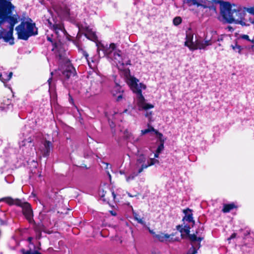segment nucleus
I'll return each instance as SVG.
<instances>
[{"label":"nucleus","instance_id":"nucleus-1","mask_svg":"<svg viewBox=\"0 0 254 254\" xmlns=\"http://www.w3.org/2000/svg\"><path fill=\"white\" fill-rule=\"evenodd\" d=\"M15 30L17 32L18 38L24 40L32 36L38 34V30L35 27V24L28 21H22L16 27Z\"/></svg>","mask_w":254,"mask_h":254},{"label":"nucleus","instance_id":"nucleus-2","mask_svg":"<svg viewBox=\"0 0 254 254\" xmlns=\"http://www.w3.org/2000/svg\"><path fill=\"white\" fill-rule=\"evenodd\" d=\"M8 21L9 22L8 31H6L5 29H2L0 31V39H3L4 42H9L10 45H13L14 44L13 32L14 26L17 24V20L16 18L12 16L9 17Z\"/></svg>","mask_w":254,"mask_h":254},{"label":"nucleus","instance_id":"nucleus-3","mask_svg":"<svg viewBox=\"0 0 254 254\" xmlns=\"http://www.w3.org/2000/svg\"><path fill=\"white\" fill-rule=\"evenodd\" d=\"M156 163H159L158 160L155 158H149L144 154H140L137 157L135 167L138 170V173H141L144 169Z\"/></svg>","mask_w":254,"mask_h":254},{"label":"nucleus","instance_id":"nucleus-4","mask_svg":"<svg viewBox=\"0 0 254 254\" xmlns=\"http://www.w3.org/2000/svg\"><path fill=\"white\" fill-rule=\"evenodd\" d=\"M219 20L224 23H232V15L234 8L229 2H220Z\"/></svg>","mask_w":254,"mask_h":254},{"label":"nucleus","instance_id":"nucleus-5","mask_svg":"<svg viewBox=\"0 0 254 254\" xmlns=\"http://www.w3.org/2000/svg\"><path fill=\"white\" fill-rule=\"evenodd\" d=\"M246 15V7H236L234 8L232 15V23L240 24L245 25V16Z\"/></svg>","mask_w":254,"mask_h":254},{"label":"nucleus","instance_id":"nucleus-6","mask_svg":"<svg viewBox=\"0 0 254 254\" xmlns=\"http://www.w3.org/2000/svg\"><path fill=\"white\" fill-rule=\"evenodd\" d=\"M12 0H0V17L11 14L14 10L15 6L11 2Z\"/></svg>","mask_w":254,"mask_h":254},{"label":"nucleus","instance_id":"nucleus-7","mask_svg":"<svg viewBox=\"0 0 254 254\" xmlns=\"http://www.w3.org/2000/svg\"><path fill=\"white\" fill-rule=\"evenodd\" d=\"M18 206L22 208V212L26 219L30 223H35L33 219V211L31 205L26 202H22L21 201V204Z\"/></svg>","mask_w":254,"mask_h":254},{"label":"nucleus","instance_id":"nucleus-8","mask_svg":"<svg viewBox=\"0 0 254 254\" xmlns=\"http://www.w3.org/2000/svg\"><path fill=\"white\" fill-rule=\"evenodd\" d=\"M193 33L191 29L189 28L186 31V41L185 42V45L188 47L190 50H194L197 48L201 49L204 48V47H200L197 44H195L193 41Z\"/></svg>","mask_w":254,"mask_h":254},{"label":"nucleus","instance_id":"nucleus-9","mask_svg":"<svg viewBox=\"0 0 254 254\" xmlns=\"http://www.w3.org/2000/svg\"><path fill=\"white\" fill-rule=\"evenodd\" d=\"M109 58L114 61L117 65H120L124 66V65L130 64V60H127V62L124 61V59L121 55V51L120 50H118L116 52H114L112 56H111Z\"/></svg>","mask_w":254,"mask_h":254},{"label":"nucleus","instance_id":"nucleus-10","mask_svg":"<svg viewBox=\"0 0 254 254\" xmlns=\"http://www.w3.org/2000/svg\"><path fill=\"white\" fill-rule=\"evenodd\" d=\"M137 105L139 110H146L154 108V105L145 102V98L142 94L137 96Z\"/></svg>","mask_w":254,"mask_h":254},{"label":"nucleus","instance_id":"nucleus-11","mask_svg":"<svg viewBox=\"0 0 254 254\" xmlns=\"http://www.w3.org/2000/svg\"><path fill=\"white\" fill-rule=\"evenodd\" d=\"M76 73L74 67L69 63L64 69L62 72V76L66 80L69 79L71 76H74Z\"/></svg>","mask_w":254,"mask_h":254},{"label":"nucleus","instance_id":"nucleus-12","mask_svg":"<svg viewBox=\"0 0 254 254\" xmlns=\"http://www.w3.org/2000/svg\"><path fill=\"white\" fill-rule=\"evenodd\" d=\"M49 23L50 28L55 32L56 34L57 35H59L60 31L63 32L64 34H65L66 31L63 24L58 23L53 24L52 22H50L49 21Z\"/></svg>","mask_w":254,"mask_h":254},{"label":"nucleus","instance_id":"nucleus-13","mask_svg":"<svg viewBox=\"0 0 254 254\" xmlns=\"http://www.w3.org/2000/svg\"><path fill=\"white\" fill-rule=\"evenodd\" d=\"M138 81V80L135 78L131 79L130 81V87L133 92L136 93L137 96L142 94L141 90L139 88Z\"/></svg>","mask_w":254,"mask_h":254},{"label":"nucleus","instance_id":"nucleus-14","mask_svg":"<svg viewBox=\"0 0 254 254\" xmlns=\"http://www.w3.org/2000/svg\"><path fill=\"white\" fill-rule=\"evenodd\" d=\"M217 3L213 1L212 0H207V13L209 12L211 15H214L216 14V5Z\"/></svg>","mask_w":254,"mask_h":254},{"label":"nucleus","instance_id":"nucleus-15","mask_svg":"<svg viewBox=\"0 0 254 254\" xmlns=\"http://www.w3.org/2000/svg\"><path fill=\"white\" fill-rule=\"evenodd\" d=\"M59 15L64 19L69 20L70 19V10L66 6L61 7Z\"/></svg>","mask_w":254,"mask_h":254},{"label":"nucleus","instance_id":"nucleus-16","mask_svg":"<svg viewBox=\"0 0 254 254\" xmlns=\"http://www.w3.org/2000/svg\"><path fill=\"white\" fill-rule=\"evenodd\" d=\"M183 212L185 215L183 218V220H185L189 223L192 222L194 224V221L193 219L191 210L189 208H187L186 209H184L183 210Z\"/></svg>","mask_w":254,"mask_h":254},{"label":"nucleus","instance_id":"nucleus-17","mask_svg":"<svg viewBox=\"0 0 254 254\" xmlns=\"http://www.w3.org/2000/svg\"><path fill=\"white\" fill-rule=\"evenodd\" d=\"M116 46L114 43H111L110 44L108 47H107L104 50L105 54L110 58L113 54L114 52H116Z\"/></svg>","mask_w":254,"mask_h":254},{"label":"nucleus","instance_id":"nucleus-18","mask_svg":"<svg viewBox=\"0 0 254 254\" xmlns=\"http://www.w3.org/2000/svg\"><path fill=\"white\" fill-rule=\"evenodd\" d=\"M189 6L196 5L197 7L201 6L204 8L206 7V0H190Z\"/></svg>","mask_w":254,"mask_h":254},{"label":"nucleus","instance_id":"nucleus-19","mask_svg":"<svg viewBox=\"0 0 254 254\" xmlns=\"http://www.w3.org/2000/svg\"><path fill=\"white\" fill-rule=\"evenodd\" d=\"M5 201L9 205H15L17 206L20 205L21 204V200L19 199H13L11 197H8L3 198Z\"/></svg>","mask_w":254,"mask_h":254},{"label":"nucleus","instance_id":"nucleus-20","mask_svg":"<svg viewBox=\"0 0 254 254\" xmlns=\"http://www.w3.org/2000/svg\"><path fill=\"white\" fill-rule=\"evenodd\" d=\"M10 14H6V16H3L2 17H0V19H1L0 20V26H1L4 23V22H7L9 24V22L8 21V18L9 17L13 16V17L16 19L17 23L18 22L19 19V15L17 14H13L12 15H11Z\"/></svg>","mask_w":254,"mask_h":254},{"label":"nucleus","instance_id":"nucleus-21","mask_svg":"<svg viewBox=\"0 0 254 254\" xmlns=\"http://www.w3.org/2000/svg\"><path fill=\"white\" fill-rule=\"evenodd\" d=\"M170 235L160 233L159 234L155 236V238L157 239L160 242H164L166 241L170 237Z\"/></svg>","mask_w":254,"mask_h":254},{"label":"nucleus","instance_id":"nucleus-22","mask_svg":"<svg viewBox=\"0 0 254 254\" xmlns=\"http://www.w3.org/2000/svg\"><path fill=\"white\" fill-rule=\"evenodd\" d=\"M176 228L178 230H179L180 232L181 233L182 236H183L184 234H185L187 235H189L190 229V227L189 226L185 225L184 228H182V226L178 225L177 226Z\"/></svg>","mask_w":254,"mask_h":254},{"label":"nucleus","instance_id":"nucleus-23","mask_svg":"<svg viewBox=\"0 0 254 254\" xmlns=\"http://www.w3.org/2000/svg\"><path fill=\"white\" fill-rule=\"evenodd\" d=\"M236 207L237 206L234 203L230 204H224L223 205L222 211L224 213H228L230 212L231 210Z\"/></svg>","mask_w":254,"mask_h":254},{"label":"nucleus","instance_id":"nucleus-24","mask_svg":"<svg viewBox=\"0 0 254 254\" xmlns=\"http://www.w3.org/2000/svg\"><path fill=\"white\" fill-rule=\"evenodd\" d=\"M51 145V142L49 141H46L44 143L45 150L43 152V155L44 156H47L49 155Z\"/></svg>","mask_w":254,"mask_h":254},{"label":"nucleus","instance_id":"nucleus-25","mask_svg":"<svg viewBox=\"0 0 254 254\" xmlns=\"http://www.w3.org/2000/svg\"><path fill=\"white\" fill-rule=\"evenodd\" d=\"M112 94L114 96H116L119 93L123 92V91L122 89V87L120 85L116 84L114 88L112 90Z\"/></svg>","mask_w":254,"mask_h":254},{"label":"nucleus","instance_id":"nucleus-26","mask_svg":"<svg viewBox=\"0 0 254 254\" xmlns=\"http://www.w3.org/2000/svg\"><path fill=\"white\" fill-rule=\"evenodd\" d=\"M47 40L49 42H51L52 44V45L53 46V48L52 49V50L53 51H56L58 50V47L60 45V44L57 42H54L52 38L49 36H47Z\"/></svg>","mask_w":254,"mask_h":254},{"label":"nucleus","instance_id":"nucleus-27","mask_svg":"<svg viewBox=\"0 0 254 254\" xmlns=\"http://www.w3.org/2000/svg\"><path fill=\"white\" fill-rule=\"evenodd\" d=\"M190 240L192 242V245H194L195 242H200L201 241V238L200 237H197L194 234L189 235Z\"/></svg>","mask_w":254,"mask_h":254},{"label":"nucleus","instance_id":"nucleus-28","mask_svg":"<svg viewBox=\"0 0 254 254\" xmlns=\"http://www.w3.org/2000/svg\"><path fill=\"white\" fill-rule=\"evenodd\" d=\"M231 47L235 52L238 53L239 54H242L243 48L241 46L238 45L237 43H235V45H232Z\"/></svg>","mask_w":254,"mask_h":254},{"label":"nucleus","instance_id":"nucleus-29","mask_svg":"<svg viewBox=\"0 0 254 254\" xmlns=\"http://www.w3.org/2000/svg\"><path fill=\"white\" fill-rule=\"evenodd\" d=\"M148 128L147 129L142 130L141 131V135H144L151 131L155 132L156 129L153 127H152V126H150L149 125H148Z\"/></svg>","mask_w":254,"mask_h":254},{"label":"nucleus","instance_id":"nucleus-30","mask_svg":"<svg viewBox=\"0 0 254 254\" xmlns=\"http://www.w3.org/2000/svg\"><path fill=\"white\" fill-rule=\"evenodd\" d=\"M182 22V19L180 16L175 17L173 20V24L175 26H178Z\"/></svg>","mask_w":254,"mask_h":254},{"label":"nucleus","instance_id":"nucleus-31","mask_svg":"<svg viewBox=\"0 0 254 254\" xmlns=\"http://www.w3.org/2000/svg\"><path fill=\"white\" fill-rule=\"evenodd\" d=\"M155 134L156 135L157 137L158 138L160 143H164V139L163 138V135L162 133L159 132L157 130H155Z\"/></svg>","mask_w":254,"mask_h":254},{"label":"nucleus","instance_id":"nucleus-32","mask_svg":"<svg viewBox=\"0 0 254 254\" xmlns=\"http://www.w3.org/2000/svg\"><path fill=\"white\" fill-rule=\"evenodd\" d=\"M139 173H133L132 174H130L128 176H127L126 177V180L127 182H129L130 180H133L135 177H136Z\"/></svg>","mask_w":254,"mask_h":254},{"label":"nucleus","instance_id":"nucleus-33","mask_svg":"<svg viewBox=\"0 0 254 254\" xmlns=\"http://www.w3.org/2000/svg\"><path fill=\"white\" fill-rule=\"evenodd\" d=\"M22 254H41L37 251H32L31 250L25 251L24 250L22 251Z\"/></svg>","mask_w":254,"mask_h":254},{"label":"nucleus","instance_id":"nucleus-34","mask_svg":"<svg viewBox=\"0 0 254 254\" xmlns=\"http://www.w3.org/2000/svg\"><path fill=\"white\" fill-rule=\"evenodd\" d=\"M240 38L242 39H244V40H247V41H251L252 42V43H254V40H250L249 39V37L248 35H242L240 36Z\"/></svg>","mask_w":254,"mask_h":254},{"label":"nucleus","instance_id":"nucleus-35","mask_svg":"<svg viewBox=\"0 0 254 254\" xmlns=\"http://www.w3.org/2000/svg\"><path fill=\"white\" fill-rule=\"evenodd\" d=\"M246 11L254 15V6L250 8L246 7Z\"/></svg>","mask_w":254,"mask_h":254},{"label":"nucleus","instance_id":"nucleus-36","mask_svg":"<svg viewBox=\"0 0 254 254\" xmlns=\"http://www.w3.org/2000/svg\"><path fill=\"white\" fill-rule=\"evenodd\" d=\"M164 149V143H160V145L158 146L156 151H158V152L161 153V151Z\"/></svg>","mask_w":254,"mask_h":254},{"label":"nucleus","instance_id":"nucleus-37","mask_svg":"<svg viewBox=\"0 0 254 254\" xmlns=\"http://www.w3.org/2000/svg\"><path fill=\"white\" fill-rule=\"evenodd\" d=\"M12 72H10L8 74H7L6 73H4V75L5 76H6V78H5V81H8L10 79V78L12 77Z\"/></svg>","mask_w":254,"mask_h":254},{"label":"nucleus","instance_id":"nucleus-38","mask_svg":"<svg viewBox=\"0 0 254 254\" xmlns=\"http://www.w3.org/2000/svg\"><path fill=\"white\" fill-rule=\"evenodd\" d=\"M35 231L37 233V237L38 239H40L41 235V231L40 229H39L38 227L35 228Z\"/></svg>","mask_w":254,"mask_h":254},{"label":"nucleus","instance_id":"nucleus-39","mask_svg":"<svg viewBox=\"0 0 254 254\" xmlns=\"http://www.w3.org/2000/svg\"><path fill=\"white\" fill-rule=\"evenodd\" d=\"M4 104L7 106V108H9V106L11 104V101L8 99H6L3 100Z\"/></svg>","mask_w":254,"mask_h":254},{"label":"nucleus","instance_id":"nucleus-40","mask_svg":"<svg viewBox=\"0 0 254 254\" xmlns=\"http://www.w3.org/2000/svg\"><path fill=\"white\" fill-rule=\"evenodd\" d=\"M116 96H117V99H116L117 101L118 102L121 101L123 98V92L119 93V95L117 94V95H116Z\"/></svg>","mask_w":254,"mask_h":254},{"label":"nucleus","instance_id":"nucleus-41","mask_svg":"<svg viewBox=\"0 0 254 254\" xmlns=\"http://www.w3.org/2000/svg\"><path fill=\"white\" fill-rule=\"evenodd\" d=\"M189 253L190 254H195L196 253V250L195 248H193V246H192V247L191 249H190L189 251Z\"/></svg>","mask_w":254,"mask_h":254},{"label":"nucleus","instance_id":"nucleus-42","mask_svg":"<svg viewBox=\"0 0 254 254\" xmlns=\"http://www.w3.org/2000/svg\"><path fill=\"white\" fill-rule=\"evenodd\" d=\"M52 80V77L51 76L48 80V84H49V90H51L52 88V84H51Z\"/></svg>","mask_w":254,"mask_h":254},{"label":"nucleus","instance_id":"nucleus-43","mask_svg":"<svg viewBox=\"0 0 254 254\" xmlns=\"http://www.w3.org/2000/svg\"><path fill=\"white\" fill-rule=\"evenodd\" d=\"M83 56L85 57L86 59L87 60V61L89 65H90L89 62L88 60V54H87V53H86V52L84 51L83 52Z\"/></svg>","mask_w":254,"mask_h":254},{"label":"nucleus","instance_id":"nucleus-44","mask_svg":"<svg viewBox=\"0 0 254 254\" xmlns=\"http://www.w3.org/2000/svg\"><path fill=\"white\" fill-rule=\"evenodd\" d=\"M139 88L140 89H141V90L142 89H145L146 88V86L144 84L141 83H139Z\"/></svg>","mask_w":254,"mask_h":254},{"label":"nucleus","instance_id":"nucleus-45","mask_svg":"<svg viewBox=\"0 0 254 254\" xmlns=\"http://www.w3.org/2000/svg\"><path fill=\"white\" fill-rule=\"evenodd\" d=\"M236 237V234L233 233L231 235V236L228 239V240H230L231 239H233L235 238Z\"/></svg>","mask_w":254,"mask_h":254},{"label":"nucleus","instance_id":"nucleus-46","mask_svg":"<svg viewBox=\"0 0 254 254\" xmlns=\"http://www.w3.org/2000/svg\"><path fill=\"white\" fill-rule=\"evenodd\" d=\"M149 232L150 234H151L153 235V237L154 238L155 235H157V234H156L152 230H150V229H149Z\"/></svg>","mask_w":254,"mask_h":254},{"label":"nucleus","instance_id":"nucleus-47","mask_svg":"<svg viewBox=\"0 0 254 254\" xmlns=\"http://www.w3.org/2000/svg\"><path fill=\"white\" fill-rule=\"evenodd\" d=\"M250 248H251V250H249V251H248V253L252 251L253 250H254V244H251Z\"/></svg>","mask_w":254,"mask_h":254},{"label":"nucleus","instance_id":"nucleus-48","mask_svg":"<svg viewBox=\"0 0 254 254\" xmlns=\"http://www.w3.org/2000/svg\"><path fill=\"white\" fill-rule=\"evenodd\" d=\"M0 80L4 82L5 81V78L3 77V75L0 73Z\"/></svg>","mask_w":254,"mask_h":254},{"label":"nucleus","instance_id":"nucleus-49","mask_svg":"<svg viewBox=\"0 0 254 254\" xmlns=\"http://www.w3.org/2000/svg\"><path fill=\"white\" fill-rule=\"evenodd\" d=\"M151 115H152L151 112H146L145 116L146 117L150 118L151 117Z\"/></svg>","mask_w":254,"mask_h":254},{"label":"nucleus","instance_id":"nucleus-50","mask_svg":"<svg viewBox=\"0 0 254 254\" xmlns=\"http://www.w3.org/2000/svg\"><path fill=\"white\" fill-rule=\"evenodd\" d=\"M137 222L138 223L141 224H144V221H143V220L142 219H140L139 220H137Z\"/></svg>","mask_w":254,"mask_h":254},{"label":"nucleus","instance_id":"nucleus-51","mask_svg":"<svg viewBox=\"0 0 254 254\" xmlns=\"http://www.w3.org/2000/svg\"><path fill=\"white\" fill-rule=\"evenodd\" d=\"M160 153V152H158V151H156V152L154 154V157L158 158L159 157V155Z\"/></svg>","mask_w":254,"mask_h":254},{"label":"nucleus","instance_id":"nucleus-52","mask_svg":"<svg viewBox=\"0 0 254 254\" xmlns=\"http://www.w3.org/2000/svg\"><path fill=\"white\" fill-rule=\"evenodd\" d=\"M247 245H244V246H243V247H242V249L243 250V251H247Z\"/></svg>","mask_w":254,"mask_h":254},{"label":"nucleus","instance_id":"nucleus-53","mask_svg":"<svg viewBox=\"0 0 254 254\" xmlns=\"http://www.w3.org/2000/svg\"><path fill=\"white\" fill-rule=\"evenodd\" d=\"M190 0H184V2L186 3L188 5V4L190 3Z\"/></svg>","mask_w":254,"mask_h":254},{"label":"nucleus","instance_id":"nucleus-54","mask_svg":"<svg viewBox=\"0 0 254 254\" xmlns=\"http://www.w3.org/2000/svg\"><path fill=\"white\" fill-rule=\"evenodd\" d=\"M112 193V195H113V198H115V197H116V194H115V192H114V191H113Z\"/></svg>","mask_w":254,"mask_h":254},{"label":"nucleus","instance_id":"nucleus-55","mask_svg":"<svg viewBox=\"0 0 254 254\" xmlns=\"http://www.w3.org/2000/svg\"><path fill=\"white\" fill-rule=\"evenodd\" d=\"M92 38H95V34L94 33H93L92 34Z\"/></svg>","mask_w":254,"mask_h":254},{"label":"nucleus","instance_id":"nucleus-56","mask_svg":"<svg viewBox=\"0 0 254 254\" xmlns=\"http://www.w3.org/2000/svg\"><path fill=\"white\" fill-rule=\"evenodd\" d=\"M134 218L137 221V220H139L140 219L139 218H138L136 216H134Z\"/></svg>","mask_w":254,"mask_h":254},{"label":"nucleus","instance_id":"nucleus-57","mask_svg":"<svg viewBox=\"0 0 254 254\" xmlns=\"http://www.w3.org/2000/svg\"><path fill=\"white\" fill-rule=\"evenodd\" d=\"M111 213H112V214L113 215H114V216H115V215H116V213H113L112 212H111Z\"/></svg>","mask_w":254,"mask_h":254},{"label":"nucleus","instance_id":"nucleus-58","mask_svg":"<svg viewBox=\"0 0 254 254\" xmlns=\"http://www.w3.org/2000/svg\"><path fill=\"white\" fill-rule=\"evenodd\" d=\"M31 239H32V238H30H30H28V240H29V241H31Z\"/></svg>","mask_w":254,"mask_h":254},{"label":"nucleus","instance_id":"nucleus-59","mask_svg":"<svg viewBox=\"0 0 254 254\" xmlns=\"http://www.w3.org/2000/svg\"><path fill=\"white\" fill-rule=\"evenodd\" d=\"M151 254H156V253H152Z\"/></svg>","mask_w":254,"mask_h":254},{"label":"nucleus","instance_id":"nucleus-60","mask_svg":"<svg viewBox=\"0 0 254 254\" xmlns=\"http://www.w3.org/2000/svg\"><path fill=\"white\" fill-rule=\"evenodd\" d=\"M95 75L97 77H98V76L96 74H95Z\"/></svg>","mask_w":254,"mask_h":254},{"label":"nucleus","instance_id":"nucleus-61","mask_svg":"<svg viewBox=\"0 0 254 254\" xmlns=\"http://www.w3.org/2000/svg\"><path fill=\"white\" fill-rule=\"evenodd\" d=\"M88 79H90V78H91V77H90L89 76H88Z\"/></svg>","mask_w":254,"mask_h":254},{"label":"nucleus","instance_id":"nucleus-62","mask_svg":"<svg viewBox=\"0 0 254 254\" xmlns=\"http://www.w3.org/2000/svg\"><path fill=\"white\" fill-rule=\"evenodd\" d=\"M128 195H129V196H130V197H132V195H130L129 194H128Z\"/></svg>","mask_w":254,"mask_h":254},{"label":"nucleus","instance_id":"nucleus-63","mask_svg":"<svg viewBox=\"0 0 254 254\" xmlns=\"http://www.w3.org/2000/svg\"><path fill=\"white\" fill-rule=\"evenodd\" d=\"M254 46H252V48H254Z\"/></svg>","mask_w":254,"mask_h":254}]
</instances>
